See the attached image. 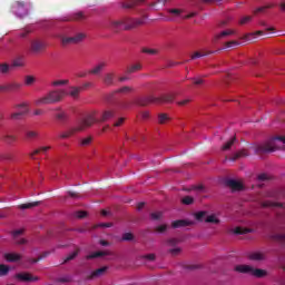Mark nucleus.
Wrapping results in <instances>:
<instances>
[{
    "mask_svg": "<svg viewBox=\"0 0 285 285\" xmlns=\"http://www.w3.org/2000/svg\"><path fill=\"white\" fill-rule=\"evenodd\" d=\"M68 94L63 89L51 90L45 97L36 100V106H50L59 104Z\"/></svg>",
    "mask_w": 285,
    "mask_h": 285,
    "instance_id": "obj_1",
    "label": "nucleus"
},
{
    "mask_svg": "<svg viewBox=\"0 0 285 285\" xmlns=\"http://www.w3.org/2000/svg\"><path fill=\"white\" fill-rule=\"evenodd\" d=\"M277 141H281V144H285V137L277 136L268 142L256 146V155H266V153H275V150H277Z\"/></svg>",
    "mask_w": 285,
    "mask_h": 285,
    "instance_id": "obj_2",
    "label": "nucleus"
},
{
    "mask_svg": "<svg viewBox=\"0 0 285 285\" xmlns=\"http://www.w3.org/2000/svg\"><path fill=\"white\" fill-rule=\"evenodd\" d=\"M104 28L111 32H121L124 30V18L121 19H109L105 22Z\"/></svg>",
    "mask_w": 285,
    "mask_h": 285,
    "instance_id": "obj_3",
    "label": "nucleus"
},
{
    "mask_svg": "<svg viewBox=\"0 0 285 285\" xmlns=\"http://www.w3.org/2000/svg\"><path fill=\"white\" fill-rule=\"evenodd\" d=\"M46 48L47 46L43 40L35 39L31 40L29 50L31 55H41V52H43Z\"/></svg>",
    "mask_w": 285,
    "mask_h": 285,
    "instance_id": "obj_4",
    "label": "nucleus"
},
{
    "mask_svg": "<svg viewBox=\"0 0 285 285\" xmlns=\"http://www.w3.org/2000/svg\"><path fill=\"white\" fill-rule=\"evenodd\" d=\"M14 279L18 282H24L26 284H30L32 282H39V277L30 274L29 272H20L14 275Z\"/></svg>",
    "mask_w": 285,
    "mask_h": 285,
    "instance_id": "obj_5",
    "label": "nucleus"
},
{
    "mask_svg": "<svg viewBox=\"0 0 285 285\" xmlns=\"http://www.w3.org/2000/svg\"><path fill=\"white\" fill-rule=\"evenodd\" d=\"M124 21V30H135V28H139V26H144V20L134 19V18H122Z\"/></svg>",
    "mask_w": 285,
    "mask_h": 285,
    "instance_id": "obj_6",
    "label": "nucleus"
},
{
    "mask_svg": "<svg viewBox=\"0 0 285 285\" xmlns=\"http://www.w3.org/2000/svg\"><path fill=\"white\" fill-rule=\"evenodd\" d=\"M161 99L154 96H146L136 100L137 106H148L149 104H159Z\"/></svg>",
    "mask_w": 285,
    "mask_h": 285,
    "instance_id": "obj_7",
    "label": "nucleus"
},
{
    "mask_svg": "<svg viewBox=\"0 0 285 285\" xmlns=\"http://www.w3.org/2000/svg\"><path fill=\"white\" fill-rule=\"evenodd\" d=\"M97 119H95V116H87L78 127H76V130H78V132H81V130H85L86 128H90V126H92V124H96Z\"/></svg>",
    "mask_w": 285,
    "mask_h": 285,
    "instance_id": "obj_8",
    "label": "nucleus"
},
{
    "mask_svg": "<svg viewBox=\"0 0 285 285\" xmlns=\"http://www.w3.org/2000/svg\"><path fill=\"white\" fill-rule=\"evenodd\" d=\"M107 67H108L107 61H100L92 69H90L88 71V73L89 75H101V72H104V70H106Z\"/></svg>",
    "mask_w": 285,
    "mask_h": 285,
    "instance_id": "obj_9",
    "label": "nucleus"
},
{
    "mask_svg": "<svg viewBox=\"0 0 285 285\" xmlns=\"http://www.w3.org/2000/svg\"><path fill=\"white\" fill-rule=\"evenodd\" d=\"M226 186L232 190H244V185L239 180L228 179Z\"/></svg>",
    "mask_w": 285,
    "mask_h": 285,
    "instance_id": "obj_10",
    "label": "nucleus"
},
{
    "mask_svg": "<svg viewBox=\"0 0 285 285\" xmlns=\"http://www.w3.org/2000/svg\"><path fill=\"white\" fill-rule=\"evenodd\" d=\"M114 117H115V110L107 109V110L102 111L100 119L98 121L104 124L105 121H110V119H112Z\"/></svg>",
    "mask_w": 285,
    "mask_h": 285,
    "instance_id": "obj_11",
    "label": "nucleus"
},
{
    "mask_svg": "<svg viewBox=\"0 0 285 285\" xmlns=\"http://www.w3.org/2000/svg\"><path fill=\"white\" fill-rule=\"evenodd\" d=\"M230 35H235V30H225L222 31L220 33H217L213 38V42L217 43V41H220V39H226V37H230Z\"/></svg>",
    "mask_w": 285,
    "mask_h": 285,
    "instance_id": "obj_12",
    "label": "nucleus"
},
{
    "mask_svg": "<svg viewBox=\"0 0 285 285\" xmlns=\"http://www.w3.org/2000/svg\"><path fill=\"white\" fill-rule=\"evenodd\" d=\"M102 83L105 86H115V72H107L102 77Z\"/></svg>",
    "mask_w": 285,
    "mask_h": 285,
    "instance_id": "obj_13",
    "label": "nucleus"
},
{
    "mask_svg": "<svg viewBox=\"0 0 285 285\" xmlns=\"http://www.w3.org/2000/svg\"><path fill=\"white\" fill-rule=\"evenodd\" d=\"M17 90H21V82H8L4 85L6 92H17Z\"/></svg>",
    "mask_w": 285,
    "mask_h": 285,
    "instance_id": "obj_14",
    "label": "nucleus"
},
{
    "mask_svg": "<svg viewBox=\"0 0 285 285\" xmlns=\"http://www.w3.org/2000/svg\"><path fill=\"white\" fill-rule=\"evenodd\" d=\"M234 271L236 273H242L243 275H250V272L253 271V266L249 265H236L234 267Z\"/></svg>",
    "mask_w": 285,
    "mask_h": 285,
    "instance_id": "obj_15",
    "label": "nucleus"
},
{
    "mask_svg": "<svg viewBox=\"0 0 285 285\" xmlns=\"http://www.w3.org/2000/svg\"><path fill=\"white\" fill-rule=\"evenodd\" d=\"M26 3L21 2V1H18L16 2V12L17 14L22 18V17H26V14H28V10H26Z\"/></svg>",
    "mask_w": 285,
    "mask_h": 285,
    "instance_id": "obj_16",
    "label": "nucleus"
},
{
    "mask_svg": "<svg viewBox=\"0 0 285 285\" xmlns=\"http://www.w3.org/2000/svg\"><path fill=\"white\" fill-rule=\"evenodd\" d=\"M3 258L6 259V262H9V263L20 262V259H21V254H17V253H6V254L3 255Z\"/></svg>",
    "mask_w": 285,
    "mask_h": 285,
    "instance_id": "obj_17",
    "label": "nucleus"
},
{
    "mask_svg": "<svg viewBox=\"0 0 285 285\" xmlns=\"http://www.w3.org/2000/svg\"><path fill=\"white\" fill-rule=\"evenodd\" d=\"M106 271H108V267H100L96 271H94L90 276L88 277V279H97V277H101L102 275H105Z\"/></svg>",
    "mask_w": 285,
    "mask_h": 285,
    "instance_id": "obj_18",
    "label": "nucleus"
},
{
    "mask_svg": "<svg viewBox=\"0 0 285 285\" xmlns=\"http://www.w3.org/2000/svg\"><path fill=\"white\" fill-rule=\"evenodd\" d=\"M106 255H112V252H95L86 256V259H97V257H106Z\"/></svg>",
    "mask_w": 285,
    "mask_h": 285,
    "instance_id": "obj_19",
    "label": "nucleus"
},
{
    "mask_svg": "<svg viewBox=\"0 0 285 285\" xmlns=\"http://www.w3.org/2000/svg\"><path fill=\"white\" fill-rule=\"evenodd\" d=\"M248 150L242 149L237 153H235L232 158H229V161H237V159H242V157H248Z\"/></svg>",
    "mask_w": 285,
    "mask_h": 285,
    "instance_id": "obj_20",
    "label": "nucleus"
},
{
    "mask_svg": "<svg viewBox=\"0 0 285 285\" xmlns=\"http://www.w3.org/2000/svg\"><path fill=\"white\" fill-rule=\"evenodd\" d=\"M193 223L188 222V220H184V219H179V220H174L171 223V228H184L186 226H190Z\"/></svg>",
    "mask_w": 285,
    "mask_h": 285,
    "instance_id": "obj_21",
    "label": "nucleus"
},
{
    "mask_svg": "<svg viewBox=\"0 0 285 285\" xmlns=\"http://www.w3.org/2000/svg\"><path fill=\"white\" fill-rule=\"evenodd\" d=\"M261 206L263 208H282V206H284V204L282 203H274V202H271V200H265L261 204Z\"/></svg>",
    "mask_w": 285,
    "mask_h": 285,
    "instance_id": "obj_22",
    "label": "nucleus"
},
{
    "mask_svg": "<svg viewBox=\"0 0 285 285\" xmlns=\"http://www.w3.org/2000/svg\"><path fill=\"white\" fill-rule=\"evenodd\" d=\"M250 275H254V277H266V275H268V272H266V269H259V268H253L250 271Z\"/></svg>",
    "mask_w": 285,
    "mask_h": 285,
    "instance_id": "obj_23",
    "label": "nucleus"
},
{
    "mask_svg": "<svg viewBox=\"0 0 285 285\" xmlns=\"http://www.w3.org/2000/svg\"><path fill=\"white\" fill-rule=\"evenodd\" d=\"M158 104H173L175 101V94L163 95Z\"/></svg>",
    "mask_w": 285,
    "mask_h": 285,
    "instance_id": "obj_24",
    "label": "nucleus"
},
{
    "mask_svg": "<svg viewBox=\"0 0 285 285\" xmlns=\"http://www.w3.org/2000/svg\"><path fill=\"white\" fill-rule=\"evenodd\" d=\"M23 115H28V110H20V111L13 112L10 115V119H12L13 121H19L21 120V117Z\"/></svg>",
    "mask_w": 285,
    "mask_h": 285,
    "instance_id": "obj_25",
    "label": "nucleus"
},
{
    "mask_svg": "<svg viewBox=\"0 0 285 285\" xmlns=\"http://www.w3.org/2000/svg\"><path fill=\"white\" fill-rule=\"evenodd\" d=\"M235 141H237V137L234 136L223 145L222 150H230L235 146Z\"/></svg>",
    "mask_w": 285,
    "mask_h": 285,
    "instance_id": "obj_26",
    "label": "nucleus"
},
{
    "mask_svg": "<svg viewBox=\"0 0 285 285\" xmlns=\"http://www.w3.org/2000/svg\"><path fill=\"white\" fill-rule=\"evenodd\" d=\"M23 66H26V63L21 57L13 59L11 62V68H23Z\"/></svg>",
    "mask_w": 285,
    "mask_h": 285,
    "instance_id": "obj_27",
    "label": "nucleus"
},
{
    "mask_svg": "<svg viewBox=\"0 0 285 285\" xmlns=\"http://www.w3.org/2000/svg\"><path fill=\"white\" fill-rule=\"evenodd\" d=\"M79 248H77L75 252H72L71 254H69L67 257H65L62 264H68V262H72V259H76L77 256L79 255Z\"/></svg>",
    "mask_w": 285,
    "mask_h": 285,
    "instance_id": "obj_28",
    "label": "nucleus"
},
{
    "mask_svg": "<svg viewBox=\"0 0 285 285\" xmlns=\"http://www.w3.org/2000/svg\"><path fill=\"white\" fill-rule=\"evenodd\" d=\"M248 233H253V229L243 227H236L234 229V235H248Z\"/></svg>",
    "mask_w": 285,
    "mask_h": 285,
    "instance_id": "obj_29",
    "label": "nucleus"
},
{
    "mask_svg": "<svg viewBox=\"0 0 285 285\" xmlns=\"http://www.w3.org/2000/svg\"><path fill=\"white\" fill-rule=\"evenodd\" d=\"M50 146L41 147L39 149H35L31 154H29V157L31 159H35V155H39V153H48L50 150Z\"/></svg>",
    "mask_w": 285,
    "mask_h": 285,
    "instance_id": "obj_30",
    "label": "nucleus"
},
{
    "mask_svg": "<svg viewBox=\"0 0 285 285\" xmlns=\"http://www.w3.org/2000/svg\"><path fill=\"white\" fill-rule=\"evenodd\" d=\"M81 92L80 87H71L69 96L72 97V99H79V94Z\"/></svg>",
    "mask_w": 285,
    "mask_h": 285,
    "instance_id": "obj_31",
    "label": "nucleus"
},
{
    "mask_svg": "<svg viewBox=\"0 0 285 285\" xmlns=\"http://www.w3.org/2000/svg\"><path fill=\"white\" fill-rule=\"evenodd\" d=\"M60 41H61V45H62V46L76 45L73 37H61V38H60Z\"/></svg>",
    "mask_w": 285,
    "mask_h": 285,
    "instance_id": "obj_32",
    "label": "nucleus"
},
{
    "mask_svg": "<svg viewBox=\"0 0 285 285\" xmlns=\"http://www.w3.org/2000/svg\"><path fill=\"white\" fill-rule=\"evenodd\" d=\"M39 204H41V202L27 203L19 205V208L20 210H27L28 208H35L36 206H39Z\"/></svg>",
    "mask_w": 285,
    "mask_h": 285,
    "instance_id": "obj_33",
    "label": "nucleus"
},
{
    "mask_svg": "<svg viewBox=\"0 0 285 285\" xmlns=\"http://www.w3.org/2000/svg\"><path fill=\"white\" fill-rule=\"evenodd\" d=\"M168 121H170V117L168 114L158 115V124L164 125V124H168Z\"/></svg>",
    "mask_w": 285,
    "mask_h": 285,
    "instance_id": "obj_34",
    "label": "nucleus"
},
{
    "mask_svg": "<svg viewBox=\"0 0 285 285\" xmlns=\"http://www.w3.org/2000/svg\"><path fill=\"white\" fill-rule=\"evenodd\" d=\"M146 0H129L128 2L124 3V8H135L138 3H144Z\"/></svg>",
    "mask_w": 285,
    "mask_h": 285,
    "instance_id": "obj_35",
    "label": "nucleus"
},
{
    "mask_svg": "<svg viewBox=\"0 0 285 285\" xmlns=\"http://www.w3.org/2000/svg\"><path fill=\"white\" fill-rule=\"evenodd\" d=\"M10 273V266L6 264H0V277H6Z\"/></svg>",
    "mask_w": 285,
    "mask_h": 285,
    "instance_id": "obj_36",
    "label": "nucleus"
},
{
    "mask_svg": "<svg viewBox=\"0 0 285 285\" xmlns=\"http://www.w3.org/2000/svg\"><path fill=\"white\" fill-rule=\"evenodd\" d=\"M81 19H83V13L78 12L73 14L71 18L63 19V21H81Z\"/></svg>",
    "mask_w": 285,
    "mask_h": 285,
    "instance_id": "obj_37",
    "label": "nucleus"
},
{
    "mask_svg": "<svg viewBox=\"0 0 285 285\" xmlns=\"http://www.w3.org/2000/svg\"><path fill=\"white\" fill-rule=\"evenodd\" d=\"M215 51H209V52H199V51H196L193 56H191V59H199L202 57H208V55H214Z\"/></svg>",
    "mask_w": 285,
    "mask_h": 285,
    "instance_id": "obj_38",
    "label": "nucleus"
},
{
    "mask_svg": "<svg viewBox=\"0 0 285 285\" xmlns=\"http://www.w3.org/2000/svg\"><path fill=\"white\" fill-rule=\"evenodd\" d=\"M249 259H253L254 262H262V259H264V254L253 253L249 255Z\"/></svg>",
    "mask_w": 285,
    "mask_h": 285,
    "instance_id": "obj_39",
    "label": "nucleus"
},
{
    "mask_svg": "<svg viewBox=\"0 0 285 285\" xmlns=\"http://www.w3.org/2000/svg\"><path fill=\"white\" fill-rule=\"evenodd\" d=\"M10 70H12V67L8 63H1L0 65V72L2 75H8V72H10Z\"/></svg>",
    "mask_w": 285,
    "mask_h": 285,
    "instance_id": "obj_40",
    "label": "nucleus"
},
{
    "mask_svg": "<svg viewBox=\"0 0 285 285\" xmlns=\"http://www.w3.org/2000/svg\"><path fill=\"white\" fill-rule=\"evenodd\" d=\"M171 257H177L181 253V247H173L167 250Z\"/></svg>",
    "mask_w": 285,
    "mask_h": 285,
    "instance_id": "obj_41",
    "label": "nucleus"
},
{
    "mask_svg": "<svg viewBox=\"0 0 285 285\" xmlns=\"http://www.w3.org/2000/svg\"><path fill=\"white\" fill-rule=\"evenodd\" d=\"M75 132H79V130H77V127L70 129L68 132L61 134L60 139H68V137L75 135Z\"/></svg>",
    "mask_w": 285,
    "mask_h": 285,
    "instance_id": "obj_42",
    "label": "nucleus"
},
{
    "mask_svg": "<svg viewBox=\"0 0 285 285\" xmlns=\"http://www.w3.org/2000/svg\"><path fill=\"white\" fill-rule=\"evenodd\" d=\"M3 141H6V144H14V141H17V136H14V135H4L3 136Z\"/></svg>",
    "mask_w": 285,
    "mask_h": 285,
    "instance_id": "obj_43",
    "label": "nucleus"
},
{
    "mask_svg": "<svg viewBox=\"0 0 285 285\" xmlns=\"http://www.w3.org/2000/svg\"><path fill=\"white\" fill-rule=\"evenodd\" d=\"M205 222L207 224H219V219L215 215H209L206 217Z\"/></svg>",
    "mask_w": 285,
    "mask_h": 285,
    "instance_id": "obj_44",
    "label": "nucleus"
},
{
    "mask_svg": "<svg viewBox=\"0 0 285 285\" xmlns=\"http://www.w3.org/2000/svg\"><path fill=\"white\" fill-rule=\"evenodd\" d=\"M195 198H193V196H185L181 199V204H184L185 206H190L191 204H194Z\"/></svg>",
    "mask_w": 285,
    "mask_h": 285,
    "instance_id": "obj_45",
    "label": "nucleus"
},
{
    "mask_svg": "<svg viewBox=\"0 0 285 285\" xmlns=\"http://www.w3.org/2000/svg\"><path fill=\"white\" fill-rule=\"evenodd\" d=\"M83 39H86V33H77L76 36H73V42L77 43H81V41H83Z\"/></svg>",
    "mask_w": 285,
    "mask_h": 285,
    "instance_id": "obj_46",
    "label": "nucleus"
},
{
    "mask_svg": "<svg viewBox=\"0 0 285 285\" xmlns=\"http://www.w3.org/2000/svg\"><path fill=\"white\" fill-rule=\"evenodd\" d=\"M0 161H12V154H10V153L1 154Z\"/></svg>",
    "mask_w": 285,
    "mask_h": 285,
    "instance_id": "obj_47",
    "label": "nucleus"
},
{
    "mask_svg": "<svg viewBox=\"0 0 285 285\" xmlns=\"http://www.w3.org/2000/svg\"><path fill=\"white\" fill-rule=\"evenodd\" d=\"M250 21H253V17L252 16H245L239 20V26H246V23H250Z\"/></svg>",
    "mask_w": 285,
    "mask_h": 285,
    "instance_id": "obj_48",
    "label": "nucleus"
},
{
    "mask_svg": "<svg viewBox=\"0 0 285 285\" xmlns=\"http://www.w3.org/2000/svg\"><path fill=\"white\" fill-rule=\"evenodd\" d=\"M166 244H167V246L175 248V246H177V244H179V239L178 238H169L166 240Z\"/></svg>",
    "mask_w": 285,
    "mask_h": 285,
    "instance_id": "obj_49",
    "label": "nucleus"
},
{
    "mask_svg": "<svg viewBox=\"0 0 285 285\" xmlns=\"http://www.w3.org/2000/svg\"><path fill=\"white\" fill-rule=\"evenodd\" d=\"M68 83H70V80L66 79V80H55L51 86H68Z\"/></svg>",
    "mask_w": 285,
    "mask_h": 285,
    "instance_id": "obj_50",
    "label": "nucleus"
},
{
    "mask_svg": "<svg viewBox=\"0 0 285 285\" xmlns=\"http://www.w3.org/2000/svg\"><path fill=\"white\" fill-rule=\"evenodd\" d=\"M164 213L161 212H155L150 214V218L154 219V222H157L159 219H161Z\"/></svg>",
    "mask_w": 285,
    "mask_h": 285,
    "instance_id": "obj_51",
    "label": "nucleus"
},
{
    "mask_svg": "<svg viewBox=\"0 0 285 285\" xmlns=\"http://www.w3.org/2000/svg\"><path fill=\"white\" fill-rule=\"evenodd\" d=\"M141 68V65H134L127 69V75H132V72H137Z\"/></svg>",
    "mask_w": 285,
    "mask_h": 285,
    "instance_id": "obj_52",
    "label": "nucleus"
},
{
    "mask_svg": "<svg viewBox=\"0 0 285 285\" xmlns=\"http://www.w3.org/2000/svg\"><path fill=\"white\" fill-rule=\"evenodd\" d=\"M37 79L33 76H26L24 78V83L26 86H32Z\"/></svg>",
    "mask_w": 285,
    "mask_h": 285,
    "instance_id": "obj_53",
    "label": "nucleus"
},
{
    "mask_svg": "<svg viewBox=\"0 0 285 285\" xmlns=\"http://www.w3.org/2000/svg\"><path fill=\"white\" fill-rule=\"evenodd\" d=\"M24 229H16L11 233L13 239H19V236L23 235Z\"/></svg>",
    "mask_w": 285,
    "mask_h": 285,
    "instance_id": "obj_54",
    "label": "nucleus"
},
{
    "mask_svg": "<svg viewBox=\"0 0 285 285\" xmlns=\"http://www.w3.org/2000/svg\"><path fill=\"white\" fill-rule=\"evenodd\" d=\"M43 257H48V254H43L42 256H39L38 258H28L29 264H37L38 262H41Z\"/></svg>",
    "mask_w": 285,
    "mask_h": 285,
    "instance_id": "obj_55",
    "label": "nucleus"
},
{
    "mask_svg": "<svg viewBox=\"0 0 285 285\" xmlns=\"http://www.w3.org/2000/svg\"><path fill=\"white\" fill-rule=\"evenodd\" d=\"M92 144V137L82 138L80 140V146H90Z\"/></svg>",
    "mask_w": 285,
    "mask_h": 285,
    "instance_id": "obj_56",
    "label": "nucleus"
},
{
    "mask_svg": "<svg viewBox=\"0 0 285 285\" xmlns=\"http://www.w3.org/2000/svg\"><path fill=\"white\" fill-rule=\"evenodd\" d=\"M58 282H60V284H70V282H72V277L62 276V277L58 278Z\"/></svg>",
    "mask_w": 285,
    "mask_h": 285,
    "instance_id": "obj_57",
    "label": "nucleus"
},
{
    "mask_svg": "<svg viewBox=\"0 0 285 285\" xmlns=\"http://www.w3.org/2000/svg\"><path fill=\"white\" fill-rule=\"evenodd\" d=\"M56 118L58 119V121H66V119H68V115H66V112L63 111H60L56 115Z\"/></svg>",
    "mask_w": 285,
    "mask_h": 285,
    "instance_id": "obj_58",
    "label": "nucleus"
},
{
    "mask_svg": "<svg viewBox=\"0 0 285 285\" xmlns=\"http://www.w3.org/2000/svg\"><path fill=\"white\" fill-rule=\"evenodd\" d=\"M237 46H239V41H237V40H232V41L225 42V48H235Z\"/></svg>",
    "mask_w": 285,
    "mask_h": 285,
    "instance_id": "obj_59",
    "label": "nucleus"
},
{
    "mask_svg": "<svg viewBox=\"0 0 285 285\" xmlns=\"http://www.w3.org/2000/svg\"><path fill=\"white\" fill-rule=\"evenodd\" d=\"M13 240L17 246H23V245L28 244V239H26V238L18 237L17 239H13Z\"/></svg>",
    "mask_w": 285,
    "mask_h": 285,
    "instance_id": "obj_60",
    "label": "nucleus"
},
{
    "mask_svg": "<svg viewBox=\"0 0 285 285\" xmlns=\"http://www.w3.org/2000/svg\"><path fill=\"white\" fill-rule=\"evenodd\" d=\"M156 233H166L168 230V225H160L155 228Z\"/></svg>",
    "mask_w": 285,
    "mask_h": 285,
    "instance_id": "obj_61",
    "label": "nucleus"
},
{
    "mask_svg": "<svg viewBox=\"0 0 285 285\" xmlns=\"http://www.w3.org/2000/svg\"><path fill=\"white\" fill-rule=\"evenodd\" d=\"M115 92H124V94L132 92V87L125 86Z\"/></svg>",
    "mask_w": 285,
    "mask_h": 285,
    "instance_id": "obj_62",
    "label": "nucleus"
},
{
    "mask_svg": "<svg viewBox=\"0 0 285 285\" xmlns=\"http://www.w3.org/2000/svg\"><path fill=\"white\" fill-rule=\"evenodd\" d=\"M273 239H275L276 242H285V235L284 234H275L273 236Z\"/></svg>",
    "mask_w": 285,
    "mask_h": 285,
    "instance_id": "obj_63",
    "label": "nucleus"
},
{
    "mask_svg": "<svg viewBox=\"0 0 285 285\" xmlns=\"http://www.w3.org/2000/svg\"><path fill=\"white\" fill-rule=\"evenodd\" d=\"M142 52L145 55H157V50L156 49L142 48Z\"/></svg>",
    "mask_w": 285,
    "mask_h": 285,
    "instance_id": "obj_64",
    "label": "nucleus"
}]
</instances>
